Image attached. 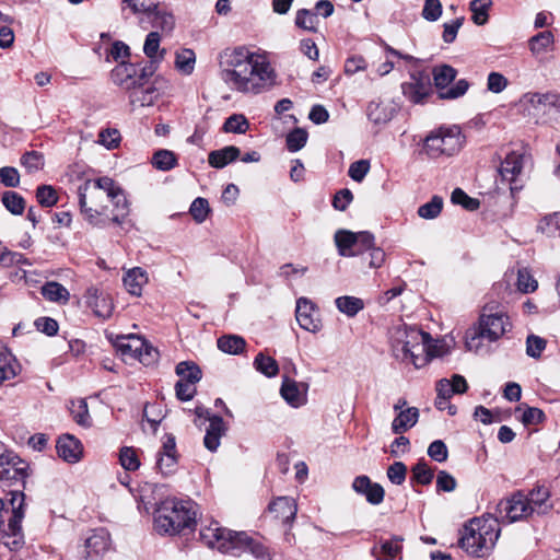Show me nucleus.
Instances as JSON below:
<instances>
[{"instance_id": "f257e3e1", "label": "nucleus", "mask_w": 560, "mask_h": 560, "mask_svg": "<svg viewBox=\"0 0 560 560\" xmlns=\"http://www.w3.org/2000/svg\"><path fill=\"white\" fill-rule=\"evenodd\" d=\"M219 78L231 90L257 95L276 83L277 73L264 52L241 45L218 55Z\"/></svg>"}, {"instance_id": "f03ea898", "label": "nucleus", "mask_w": 560, "mask_h": 560, "mask_svg": "<svg viewBox=\"0 0 560 560\" xmlns=\"http://www.w3.org/2000/svg\"><path fill=\"white\" fill-rule=\"evenodd\" d=\"M80 211L86 222L97 228L121 224L129 214L127 198L109 177L86 179L78 187Z\"/></svg>"}, {"instance_id": "7ed1b4c3", "label": "nucleus", "mask_w": 560, "mask_h": 560, "mask_svg": "<svg viewBox=\"0 0 560 560\" xmlns=\"http://www.w3.org/2000/svg\"><path fill=\"white\" fill-rule=\"evenodd\" d=\"M430 341L428 332L411 327H398L392 335V351L397 360L419 369L430 359L442 355L440 348Z\"/></svg>"}, {"instance_id": "20e7f679", "label": "nucleus", "mask_w": 560, "mask_h": 560, "mask_svg": "<svg viewBox=\"0 0 560 560\" xmlns=\"http://www.w3.org/2000/svg\"><path fill=\"white\" fill-rule=\"evenodd\" d=\"M199 539L209 548L221 552L249 551L257 559L268 557L267 548L254 540L245 532H234L229 527H200Z\"/></svg>"}, {"instance_id": "39448f33", "label": "nucleus", "mask_w": 560, "mask_h": 560, "mask_svg": "<svg viewBox=\"0 0 560 560\" xmlns=\"http://www.w3.org/2000/svg\"><path fill=\"white\" fill-rule=\"evenodd\" d=\"M199 508L190 499L167 498L155 511V521H166L167 525H196Z\"/></svg>"}, {"instance_id": "423d86ee", "label": "nucleus", "mask_w": 560, "mask_h": 560, "mask_svg": "<svg viewBox=\"0 0 560 560\" xmlns=\"http://www.w3.org/2000/svg\"><path fill=\"white\" fill-rule=\"evenodd\" d=\"M464 138L458 127L439 128L425 137L423 151L431 159L453 155L460 150Z\"/></svg>"}, {"instance_id": "0eeeda50", "label": "nucleus", "mask_w": 560, "mask_h": 560, "mask_svg": "<svg viewBox=\"0 0 560 560\" xmlns=\"http://www.w3.org/2000/svg\"><path fill=\"white\" fill-rule=\"evenodd\" d=\"M434 88L436 89L440 100H456L466 94L469 89V82L466 79H460L450 86L457 77V70L446 63L434 66L431 71Z\"/></svg>"}, {"instance_id": "6e6552de", "label": "nucleus", "mask_w": 560, "mask_h": 560, "mask_svg": "<svg viewBox=\"0 0 560 560\" xmlns=\"http://www.w3.org/2000/svg\"><path fill=\"white\" fill-rule=\"evenodd\" d=\"M465 533L458 540V546L470 556L485 557L494 546L500 535V527L497 532L493 527H464Z\"/></svg>"}, {"instance_id": "1a4fd4ad", "label": "nucleus", "mask_w": 560, "mask_h": 560, "mask_svg": "<svg viewBox=\"0 0 560 560\" xmlns=\"http://www.w3.org/2000/svg\"><path fill=\"white\" fill-rule=\"evenodd\" d=\"M510 329L511 323L506 314L502 312L482 313L479 318L478 328L474 331L471 339H467L466 346L471 348V342L477 338L497 341Z\"/></svg>"}, {"instance_id": "9d476101", "label": "nucleus", "mask_w": 560, "mask_h": 560, "mask_svg": "<svg viewBox=\"0 0 560 560\" xmlns=\"http://www.w3.org/2000/svg\"><path fill=\"white\" fill-rule=\"evenodd\" d=\"M402 95L413 104H423L432 94L431 74L425 69H412L409 79L400 85Z\"/></svg>"}, {"instance_id": "9b49d317", "label": "nucleus", "mask_w": 560, "mask_h": 560, "mask_svg": "<svg viewBox=\"0 0 560 560\" xmlns=\"http://www.w3.org/2000/svg\"><path fill=\"white\" fill-rule=\"evenodd\" d=\"M530 162L532 155L525 148L506 153L504 160L501 162L499 173L503 180L511 184L512 192L522 188V185L517 186L516 183L525 166Z\"/></svg>"}, {"instance_id": "f8f14e48", "label": "nucleus", "mask_w": 560, "mask_h": 560, "mask_svg": "<svg viewBox=\"0 0 560 560\" xmlns=\"http://www.w3.org/2000/svg\"><path fill=\"white\" fill-rule=\"evenodd\" d=\"M498 517L495 521H508L510 523L526 521L533 515L532 508L528 506L527 495L518 490L510 498L499 502L497 506Z\"/></svg>"}, {"instance_id": "ddd939ff", "label": "nucleus", "mask_w": 560, "mask_h": 560, "mask_svg": "<svg viewBox=\"0 0 560 560\" xmlns=\"http://www.w3.org/2000/svg\"><path fill=\"white\" fill-rule=\"evenodd\" d=\"M155 71L153 61L141 69L140 73L137 66L128 62L117 65L110 72L112 81L122 90L130 91L141 80L149 79Z\"/></svg>"}, {"instance_id": "4468645a", "label": "nucleus", "mask_w": 560, "mask_h": 560, "mask_svg": "<svg viewBox=\"0 0 560 560\" xmlns=\"http://www.w3.org/2000/svg\"><path fill=\"white\" fill-rule=\"evenodd\" d=\"M334 238L340 256L353 257L361 254V250L354 249L358 244H362L364 247L372 245L373 234L366 231L353 233L351 231L339 230L335 233Z\"/></svg>"}, {"instance_id": "2eb2a0df", "label": "nucleus", "mask_w": 560, "mask_h": 560, "mask_svg": "<svg viewBox=\"0 0 560 560\" xmlns=\"http://www.w3.org/2000/svg\"><path fill=\"white\" fill-rule=\"evenodd\" d=\"M10 460L3 462L0 466V486L11 487L15 485H24L28 476V465L16 454L11 456Z\"/></svg>"}, {"instance_id": "dca6fc26", "label": "nucleus", "mask_w": 560, "mask_h": 560, "mask_svg": "<svg viewBox=\"0 0 560 560\" xmlns=\"http://www.w3.org/2000/svg\"><path fill=\"white\" fill-rule=\"evenodd\" d=\"M296 512L298 506L294 500L281 497L269 504L267 517H269V522L287 525L295 518Z\"/></svg>"}, {"instance_id": "f3484780", "label": "nucleus", "mask_w": 560, "mask_h": 560, "mask_svg": "<svg viewBox=\"0 0 560 560\" xmlns=\"http://www.w3.org/2000/svg\"><path fill=\"white\" fill-rule=\"evenodd\" d=\"M10 499L3 502L0 499V525H3V514H10L8 525H20L24 518V493L20 490L10 491Z\"/></svg>"}, {"instance_id": "a211bd4d", "label": "nucleus", "mask_w": 560, "mask_h": 560, "mask_svg": "<svg viewBox=\"0 0 560 560\" xmlns=\"http://www.w3.org/2000/svg\"><path fill=\"white\" fill-rule=\"evenodd\" d=\"M315 306L306 298H300L296 301L295 317L301 328L316 332L320 329L322 324L318 318H315Z\"/></svg>"}, {"instance_id": "6ab92c4d", "label": "nucleus", "mask_w": 560, "mask_h": 560, "mask_svg": "<svg viewBox=\"0 0 560 560\" xmlns=\"http://www.w3.org/2000/svg\"><path fill=\"white\" fill-rule=\"evenodd\" d=\"M352 489L365 497L366 501L373 505H377L383 502L385 491L384 488L365 476H358L352 482Z\"/></svg>"}, {"instance_id": "aec40b11", "label": "nucleus", "mask_w": 560, "mask_h": 560, "mask_svg": "<svg viewBox=\"0 0 560 560\" xmlns=\"http://www.w3.org/2000/svg\"><path fill=\"white\" fill-rule=\"evenodd\" d=\"M88 557L95 560L110 548V536L106 527H94L92 534L85 539Z\"/></svg>"}, {"instance_id": "412c9836", "label": "nucleus", "mask_w": 560, "mask_h": 560, "mask_svg": "<svg viewBox=\"0 0 560 560\" xmlns=\"http://www.w3.org/2000/svg\"><path fill=\"white\" fill-rule=\"evenodd\" d=\"M159 96L158 89L149 82V79L141 80L129 91V101L132 105L151 106Z\"/></svg>"}, {"instance_id": "4be33fe9", "label": "nucleus", "mask_w": 560, "mask_h": 560, "mask_svg": "<svg viewBox=\"0 0 560 560\" xmlns=\"http://www.w3.org/2000/svg\"><path fill=\"white\" fill-rule=\"evenodd\" d=\"M57 453L67 463H77L81 459L83 447L81 442L72 435L66 434L57 441Z\"/></svg>"}, {"instance_id": "5701e85b", "label": "nucleus", "mask_w": 560, "mask_h": 560, "mask_svg": "<svg viewBox=\"0 0 560 560\" xmlns=\"http://www.w3.org/2000/svg\"><path fill=\"white\" fill-rule=\"evenodd\" d=\"M141 14L143 15L140 20L141 23H144V20H147L152 27L160 28L164 32H171L175 25L174 15L160 8L156 2L153 9L143 11Z\"/></svg>"}, {"instance_id": "b1692460", "label": "nucleus", "mask_w": 560, "mask_h": 560, "mask_svg": "<svg viewBox=\"0 0 560 560\" xmlns=\"http://www.w3.org/2000/svg\"><path fill=\"white\" fill-rule=\"evenodd\" d=\"M209 427L206 430L203 444L210 452H215L220 446V440L225 434L228 428L222 417L213 415L208 418Z\"/></svg>"}, {"instance_id": "393cba45", "label": "nucleus", "mask_w": 560, "mask_h": 560, "mask_svg": "<svg viewBox=\"0 0 560 560\" xmlns=\"http://www.w3.org/2000/svg\"><path fill=\"white\" fill-rule=\"evenodd\" d=\"M527 495L528 506L532 508V513L546 514L551 508L550 491L542 485L536 486L529 491Z\"/></svg>"}, {"instance_id": "a878e982", "label": "nucleus", "mask_w": 560, "mask_h": 560, "mask_svg": "<svg viewBox=\"0 0 560 560\" xmlns=\"http://www.w3.org/2000/svg\"><path fill=\"white\" fill-rule=\"evenodd\" d=\"M302 385L304 387V390H301L300 385L289 377H284L282 382V386L280 389L281 396L292 407L296 408L303 406L306 401L307 386L304 384Z\"/></svg>"}, {"instance_id": "bb28decb", "label": "nucleus", "mask_w": 560, "mask_h": 560, "mask_svg": "<svg viewBox=\"0 0 560 560\" xmlns=\"http://www.w3.org/2000/svg\"><path fill=\"white\" fill-rule=\"evenodd\" d=\"M147 340L136 335H121L116 336L113 340L115 348L121 352L122 355L137 358Z\"/></svg>"}, {"instance_id": "cd10ccee", "label": "nucleus", "mask_w": 560, "mask_h": 560, "mask_svg": "<svg viewBox=\"0 0 560 560\" xmlns=\"http://www.w3.org/2000/svg\"><path fill=\"white\" fill-rule=\"evenodd\" d=\"M419 420V409L416 407H408L405 410H400L392 422V431L395 434H401L412 427Z\"/></svg>"}, {"instance_id": "c85d7f7f", "label": "nucleus", "mask_w": 560, "mask_h": 560, "mask_svg": "<svg viewBox=\"0 0 560 560\" xmlns=\"http://www.w3.org/2000/svg\"><path fill=\"white\" fill-rule=\"evenodd\" d=\"M241 150L235 145H228L213 150L208 155V163L214 168H223L240 158Z\"/></svg>"}, {"instance_id": "c756f323", "label": "nucleus", "mask_w": 560, "mask_h": 560, "mask_svg": "<svg viewBox=\"0 0 560 560\" xmlns=\"http://www.w3.org/2000/svg\"><path fill=\"white\" fill-rule=\"evenodd\" d=\"M0 542L10 551H19L25 545L22 527H0Z\"/></svg>"}, {"instance_id": "7c9ffc66", "label": "nucleus", "mask_w": 560, "mask_h": 560, "mask_svg": "<svg viewBox=\"0 0 560 560\" xmlns=\"http://www.w3.org/2000/svg\"><path fill=\"white\" fill-rule=\"evenodd\" d=\"M147 282V272L140 267L130 269L124 277V285L127 291L136 296L141 294L142 288Z\"/></svg>"}, {"instance_id": "2f4dec72", "label": "nucleus", "mask_w": 560, "mask_h": 560, "mask_svg": "<svg viewBox=\"0 0 560 560\" xmlns=\"http://www.w3.org/2000/svg\"><path fill=\"white\" fill-rule=\"evenodd\" d=\"M150 162L155 170L168 172L178 165V158L171 150L159 149L152 154Z\"/></svg>"}, {"instance_id": "473e14b6", "label": "nucleus", "mask_w": 560, "mask_h": 560, "mask_svg": "<svg viewBox=\"0 0 560 560\" xmlns=\"http://www.w3.org/2000/svg\"><path fill=\"white\" fill-rule=\"evenodd\" d=\"M522 103L539 110L541 107L556 106L558 103V95L552 92H528L523 95Z\"/></svg>"}, {"instance_id": "72a5a7b5", "label": "nucleus", "mask_w": 560, "mask_h": 560, "mask_svg": "<svg viewBox=\"0 0 560 560\" xmlns=\"http://www.w3.org/2000/svg\"><path fill=\"white\" fill-rule=\"evenodd\" d=\"M366 115L373 124L383 125L393 118L394 110L381 102L372 101L368 105Z\"/></svg>"}, {"instance_id": "f704fd0d", "label": "nucleus", "mask_w": 560, "mask_h": 560, "mask_svg": "<svg viewBox=\"0 0 560 560\" xmlns=\"http://www.w3.org/2000/svg\"><path fill=\"white\" fill-rule=\"evenodd\" d=\"M88 304L92 307L93 312L96 316L101 318H108L113 312V302L112 300L103 294H97V290H94L93 295L88 298Z\"/></svg>"}, {"instance_id": "c9c22d12", "label": "nucleus", "mask_w": 560, "mask_h": 560, "mask_svg": "<svg viewBox=\"0 0 560 560\" xmlns=\"http://www.w3.org/2000/svg\"><path fill=\"white\" fill-rule=\"evenodd\" d=\"M42 295L50 301L61 304L68 303L70 293L61 283L56 281H48L42 287Z\"/></svg>"}, {"instance_id": "e433bc0d", "label": "nucleus", "mask_w": 560, "mask_h": 560, "mask_svg": "<svg viewBox=\"0 0 560 560\" xmlns=\"http://www.w3.org/2000/svg\"><path fill=\"white\" fill-rule=\"evenodd\" d=\"M553 44V35L550 31H544L528 40V47L533 56L539 57L548 51Z\"/></svg>"}, {"instance_id": "4c0bfd02", "label": "nucleus", "mask_w": 560, "mask_h": 560, "mask_svg": "<svg viewBox=\"0 0 560 560\" xmlns=\"http://www.w3.org/2000/svg\"><path fill=\"white\" fill-rule=\"evenodd\" d=\"M337 310L346 314L348 317H354L364 308V302L355 296L345 295L335 300Z\"/></svg>"}, {"instance_id": "58836bf2", "label": "nucleus", "mask_w": 560, "mask_h": 560, "mask_svg": "<svg viewBox=\"0 0 560 560\" xmlns=\"http://www.w3.org/2000/svg\"><path fill=\"white\" fill-rule=\"evenodd\" d=\"M218 348L229 354H240L244 351L246 341L237 335H225L218 339Z\"/></svg>"}, {"instance_id": "ea45409f", "label": "nucleus", "mask_w": 560, "mask_h": 560, "mask_svg": "<svg viewBox=\"0 0 560 560\" xmlns=\"http://www.w3.org/2000/svg\"><path fill=\"white\" fill-rule=\"evenodd\" d=\"M175 371L176 374L180 377V380H184V382H188L191 384H197L202 377V372L200 368L191 361L179 362L176 365Z\"/></svg>"}, {"instance_id": "a19ab883", "label": "nucleus", "mask_w": 560, "mask_h": 560, "mask_svg": "<svg viewBox=\"0 0 560 560\" xmlns=\"http://www.w3.org/2000/svg\"><path fill=\"white\" fill-rule=\"evenodd\" d=\"M196 55L194 50L184 48L176 52L175 68L183 74L189 75L194 72Z\"/></svg>"}, {"instance_id": "79ce46f5", "label": "nucleus", "mask_w": 560, "mask_h": 560, "mask_svg": "<svg viewBox=\"0 0 560 560\" xmlns=\"http://www.w3.org/2000/svg\"><path fill=\"white\" fill-rule=\"evenodd\" d=\"M492 5L491 0H472L469 3V9L472 13L471 20L477 25H485L488 22V11Z\"/></svg>"}, {"instance_id": "37998d69", "label": "nucleus", "mask_w": 560, "mask_h": 560, "mask_svg": "<svg viewBox=\"0 0 560 560\" xmlns=\"http://www.w3.org/2000/svg\"><path fill=\"white\" fill-rule=\"evenodd\" d=\"M402 539L400 537H394L392 539H386L381 541L380 553L376 556L377 560H393L395 559L402 549L401 546Z\"/></svg>"}, {"instance_id": "c03bdc74", "label": "nucleus", "mask_w": 560, "mask_h": 560, "mask_svg": "<svg viewBox=\"0 0 560 560\" xmlns=\"http://www.w3.org/2000/svg\"><path fill=\"white\" fill-rule=\"evenodd\" d=\"M1 201L5 209L14 215H20L25 210V200L16 191H4Z\"/></svg>"}, {"instance_id": "a18cd8bd", "label": "nucleus", "mask_w": 560, "mask_h": 560, "mask_svg": "<svg viewBox=\"0 0 560 560\" xmlns=\"http://www.w3.org/2000/svg\"><path fill=\"white\" fill-rule=\"evenodd\" d=\"M255 369L264 374L267 377H273L279 372V365L277 361L265 355L262 352H259L254 360Z\"/></svg>"}, {"instance_id": "49530a36", "label": "nucleus", "mask_w": 560, "mask_h": 560, "mask_svg": "<svg viewBox=\"0 0 560 560\" xmlns=\"http://www.w3.org/2000/svg\"><path fill=\"white\" fill-rule=\"evenodd\" d=\"M18 364H15L9 353L0 347V385L13 378L16 375Z\"/></svg>"}, {"instance_id": "de8ad7c7", "label": "nucleus", "mask_w": 560, "mask_h": 560, "mask_svg": "<svg viewBox=\"0 0 560 560\" xmlns=\"http://www.w3.org/2000/svg\"><path fill=\"white\" fill-rule=\"evenodd\" d=\"M318 19L317 14L307 9L298 10L295 16V25L308 32H317Z\"/></svg>"}, {"instance_id": "09e8293b", "label": "nucleus", "mask_w": 560, "mask_h": 560, "mask_svg": "<svg viewBox=\"0 0 560 560\" xmlns=\"http://www.w3.org/2000/svg\"><path fill=\"white\" fill-rule=\"evenodd\" d=\"M443 208V199L433 196L432 199L418 208V215L422 219L432 220L439 217Z\"/></svg>"}, {"instance_id": "8fccbe9b", "label": "nucleus", "mask_w": 560, "mask_h": 560, "mask_svg": "<svg viewBox=\"0 0 560 560\" xmlns=\"http://www.w3.org/2000/svg\"><path fill=\"white\" fill-rule=\"evenodd\" d=\"M249 128V122L242 114H233L223 124L224 132L245 133Z\"/></svg>"}, {"instance_id": "3c124183", "label": "nucleus", "mask_w": 560, "mask_h": 560, "mask_svg": "<svg viewBox=\"0 0 560 560\" xmlns=\"http://www.w3.org/2000/svg\"><path fill=\"white\" fill-rule=\"evenodd\" d=\"M411 480L420 485H430L434 477V471L422 459L419 460L411 469Z\"/></svg>"}, {"instance_id": "603ef678", "label": "nucleus", "mask_w": 560, "mask_h": 560, "mask_svg": "<svg viewBox=\"0 0 560 560\" xmlns=\"http://www.w3.org/2000/svg\"><path fill=\"white\" fill-rule=\"evenodd\" d=\"M119 463L125 470L135 471L140 467V460L136 450L130 446H124L119 451Z\"/></svg>"}, {"instance_id": "864d4df0", "label": "nucleus", "mask_w": 560, "mask_h": 560, "mask_svg": "<svg viewBox=\"0 0 560 560\" xmlns=\"http://www.w3.org/2000/svg\"><path fill=\"white\" fill-rule=\"evenodd\" d=\"M36 199L43 207H52L58 201L57 191L50 185H40L36 189Z\"/></svg>"}, {"instance_id": "5fc2aeb1", "label": "nucleus", "mask_w": 560, "mask_h": 560, "mask_svg": "<svg viewBox=\"0 0 560 560\" xmlns=\"http://www.w3.org/2000/svg\"><path fill=\"white\" fill-rule=\"evenodd\" d=\"M307 132L304 129L295 128L287 136V148L290 152L301 150L307 141Z\"/></svg>"}, {"instance_id": "6e6d98bb", "label": "nucleus", "mask_w": 560, "mask_h": 560, "mask_svg": "<svg viewBox=\"0 0 560 560\" xmlns=\"http://www.w3.org/2000/svg\"><path fill=\"white\" fill-rule=\"evenodd\" d=\"M21 164L30 173L37 172L44 166V156L37 151H28L22 155Z\"/></svg>"}, {"instance_id": "4d7b16f0", "label": "nucleus", "mask_w": 560, "mask_h": 560, "mask_svg": "<svg viewBox=\"0 0 560 560\" xmlns=\"http://www.w3.org/2000/svg\"><path fill=\"white\" fill-rule=\"evenodd\" d=\"M451 200L455 205L463 206L466 210L474 211L480 206V202L476 198L469 197L463 189L456 188L453 190Z\"/></svg>"}, {"instance_id": "13d9d810", "label": "nucleus", "mask_w": 560, "mask_h": 560, "mask_svg": "<svg viewBox=\"0 0 560 560\" xmlns=\"http://www.w3.org/2000/svg\"><path fill=\"white\" fill-rule=\"evenodd\" d=\"M538 282L527 269H520L517 273V288L521 292L529 293L537 290Z\"/></svg>"}, {"instance_id": "bf43d9fd", "label": "nucleus", "mask_w": 560, "mask_h": 560, "mask_svg": "<svg viewBox=\"0 0 560 560\" xmlns=\"http://www.w3.org/2000/svg\"><path fill=\"white\" fill-rule=\"evenodd\" d=\"M369 160H359L350 164L348 175L357 183H361L370 171Z\"/></svg>"}, {"instance_id": "052dcab7", "label": "nucleus", "mask_w": 560, "mask_h": 560, "mask_svg": "<svg viewBox=\"0 0 560 560\" xmlns=\"http://www.w3.org/2000/svg\"><path fill=\"white\" fill-rule=\"evenodd\" d=\"M387 478L394 485H402L407 476V466L402 462H395L387 468Z\"/></svg>"}, {"instance_id": "680f3d73", "label": "nucleus", "mask_w": 560, "mask_h": 560, "mask_svg": "<svg viewBox=\"0 0 560 560\" xmlns=\"http://www.w3.org/2000/svg\"><path fill=\"white\" fill-rule=\"evenodd\" d=\"M209 210L208 200L198 197L192 201L189 212L198 223H202L207 219Z\"/></svg>"}, {"instance_id": "e2e57ef3", "label": "nucleus", "mask_w": 560, "mask_h": 560, "mask_svg": "<svg viewBox=\"0 0 560 560\" xmlns=\"http://www.w3.org/2000/svg\"><path fill=\"white\" fill-rule=\"evenodd\" d=\"M546 348V340L541 337L529 335L526 340V353L532 358H539Z\"/></svg>"}, {"instance_id": "0e129e2a", "label": "nucleus", "mask_w": 560, "mask_h": 560, "mask_svg": "<svg viewBox=\"0 0 560 560\" xmlns=\"http://www.w3.org/2000/svg\"><path fill=\"white\" fill-rule=\"evenodd\" d=\"M160 42H161V36L158 32H150L147 35L144 46H143V51L147 55V57H149L151 59V62L153 61V63H155V61L153 59L155 58L156 52L159 50ZM153 66L155 67V65H153Z\"/></svg>"}, {"instance_id": "69168bd1", "label": "nucleus", "mask_w": 560, "mask_h": 560, "mask_svg": "<svg viewBox=\"0 0 560 560\" xmlns=\"http://www.w3.org/2000/svg\"><path fill=\"white\" fill-rule=\"evenodd\" d=\"M428 455L438 463H443L448 457L445 443L441 440L433 441L428 447Z\"/></svg>"}, {"instance_id": "338daca9", "label": "nucleus", "mask_w": 560, "mask_h": 560, "mask_svg": "<svg viewBox=\"0 0 560 560\" xmlns=\"http://www.w3.org/2000/svg\"><path fill=\"white\" fill-rule=\"evenodd\" d=\"M442 14V4L440 0H425L422 9V16L424 20L434 22L439 20Z\"/></svg>"}, {"instance_id": "774afa93", "label": "nucleus", "mask_w": 560, "mask_h": 560, "mask_svg": "<svg viewBox=\"0 0 560 560\" xmlns=\"http://www.w3.org/2000/svg\"><path fill=\"white\" fill-rule=\"evenodd\" d=\"M176 397L182 401H188L194 398L197 393L196 384L184 382L179 380L175 384Z\"/></svg>"}]
</instances>
